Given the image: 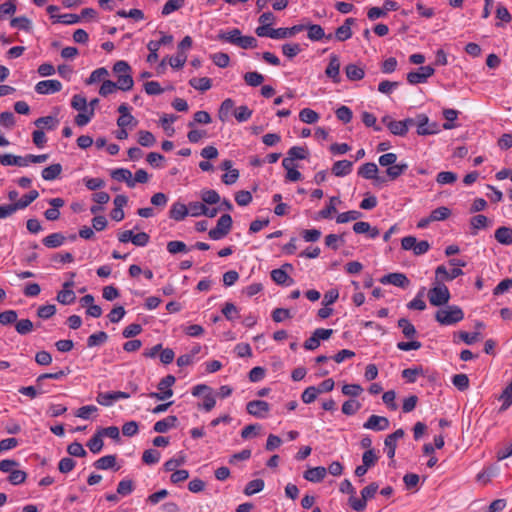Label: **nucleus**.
Segmentation results:
<instances>
[{
  "instance_id": "f257e3e1",
  "label": "nucleus",
  "mask_w": 512,
  "mask_h": 512,
  "mask_svg": "<svg viewBox=\"0 0 512 512\" xmlns=\"http://www.w3.org/2000/svg\"><path fill=\"white\" fill-rule=\"evenodd\" d=\"M464 319L463 310L457 305H447L435 313V320L443 326L455 325Z\"/></svg>"
},
{
  "instance_id": "f03ea898",
  "label": "nucleus",
  "mask_w": 512,
  "mask_h": 512,
  "mask_svg": "<svg viewBox=\"0 0 512 512\" xmlns=\"http://www.w3.org/2000/svg\"><path fill=\"white\" fill-rule=\"evenodd\" d=\"M378 488V484L372 482L361 490V498L349 497L348 503L350 507L357 512L364 511L367 506V501L375 496Z\"/></svg>"
},
{
  "instance_id": "7ed1b4c3",
  "label": "nucleus",
  "mask_w": 512,
  "mask_h": 512,
  "mask_svg": "<svg viewBox=\"0 0 512 512\" xmlns=\"http://www.w3.org/2000/svg\"><path fill=\"white\" fill-rule=\"evenodd\" d=\"M450 297V291L443 283H437L436 286L428 291V299L430 304L433 306L440 307L446 305L449 302Z\"/></svg>"
},
{
  "instance_id": "20e7f679",
  "label": "nucleus",
  "mask_w": 512,
  "mask_h": 512,
  "mask_svg": "<svg viewBox=\"0 0 512 512\" xmlns=\"http://www.w3.org/2000/svg\"><path fill=\"white\" fill-rule=\"evenodd\" d=\"M233 220L229 214H223L217 221L216 227L212 228L208 235L212 240H220L227 236L232 228Z\"/></svg>"
},
{
  "instance_id": "39448f33",
  "label": "nucleus",
  "mask_w": 512,
  "mask_h": 512,
  "mask_svg": "<svg viewBox=\"0 0 512 512\" xmlns=\"http://www.w3.org/2000/svg\"><path fill=\"white\" fill-rule=\"evenodd\" d=\"M439 132V126L436 122H429L425 114L417 115V134L420 136L433 135Z\"/></svg>"
},
{
  "instance_id": "423d86ee",
  "label": "nucleus",
  "mask_w": 512,
  "mask_h": 512,
  "mask_svg": "<svg viewBox=\"0 0 512 512\" xmlns=\"http://www.w3.org/2000/svg\"><path fill=\"white\" fill-rule=\"evenodd\" d=\"M435 70L431 66H421L417 71H411L407 74V81L411 85L425 83Z\"/></svg>"
},
{
  "instance_id": "0eeeda50",
  "label": "nucleus",
  "mask_w": 512,
  "mask_h": 512,
  "mask_svg": "<svg viewBox=\"0 0 512 512\" xmlns=\"http://www.w3.org/2000/svg\"><path fill=\"white\" fill-rule=\"evenodd\" d=\"M246 409L250 415L263 419L270 411V405L263 400H253L247 403Z\"/></svg>"
},
{
  "instance_id": "6e6552de",
  "label": "nucleus",
  "mask_w": 512,
  "mask_h": 512,
  "mask_svg": "<svg viewBox=\"0 0 512 512\" xmlns=\"http://www.w3.org/2000/svg\"><path fill=\"white\" fill-rule=\"evenodd\" d=\"M62 89V84L59 80L50 79L42 80L35 85V91L41 95L54 94Z\"/></svg>"
},
{
  "instance_id": "1a4fd4ad",
  "label": "nucleus",
  "mask_w": 512,
  "mask_h": 512,
  "mask_svg": "<svg viewBox=\"0 0 512 512\" xmlns=\"http://www.w3.org/2000/svg\"><path fill=\"white\" fill-rule=\"evenodd\" d=\"M130 394L123 391L100 392L96 397V401L102 406H110L113 401L119 399H128Z\"/></svg>"
},
{
  "instance_id": "9d476101",
  "label": "nucleus",
  "mask_w": 512,
  "mask_h": 512,
  "mask_svg": "<svg viewBox=\"0 0 512 512\" xmlns=\"http://www.w3.org/2000/svg\"><path fill=\"white\" fill-rule=\"evenodd\" d=\"M358 175L369 180H374L377 183L385 182V178L378 176V167L373 162L363 164L359 170Z\"/></svg>"
},
{
  "instance_id": "9b49d317",
  "label": "nucleus",
  "mask_w": 512,
  "mask_h": 512,
  "mask_svg": "<svg viewBox=\"0 0 512 512\" xmlns=\"http://www.w3.org/2000/svg\"><path fill=\"white\" fill-rule=\"evenodd\" d=\"M327 77L332 79L334 83H340V59L336 54H331L329 57V63L325 69Z\"/></svg>"
},
{
  "instance_id": "f8f14e48",
  "label": "nucleus",
  "mask_w": 512,
  "mask_h": 512,
  "mask_svg": "<svg viewBox=\"0 0 512 512\" xmlns=\"http://www.w3.org/2000/svg\"><path fill=\"white\" fill-rule=\"evenodd\" d=\"M405 432L402 428L397 429L395 432L386 436L384 440L387 456L389 458H393L395 456V451L397 447V440L403 438Z\"/></svg>"
},
{
  "instance_id": "ddd939ff",
  "label": "nucleus",
  "mask_w": 512,
  "mask_h": 512,
  "mask_svg": "<svg viewBox=\"0 0 512 512\" xmlns=\"http://www.w3.org/2000/svg\"><path fill=\"white\" fill-rule=\"evenodd\" d=\"M380 282L382 284H391V285L401 287V288H406L410 284V281L407 278V276L403 273H398V272L389 273L387 275H384L380 279Z\"/></svg>"
},
{
  "instance_id": "4468645a",
  "label": "nucleus",
  "mask_w": 512,
  "mask_h": 512,
  "mask_svg": "<svg viewBox=\"0 0 512 512\" xmlns=\"http://www.w3.org/2000/svg\"><path fill=\"white\" fill-rule=\"evenodd\" d=\"M389 424V420L386 417L371 415L363 424V427L374 431H383L389 427Z\"/></svg>"
},
{
  "instance_id": "2eb2a0df",
  "label": "nucleus",
  "mask_w": 512,
  "mask_h": 512,
  "mask_svg": "<svg viewBox=\"0 0 512 512\" xmlns=\"http://www.w3.org/2000/svg\"><path fill=\"white\" fill-rule=\"evenodd\" d=\"M355 18H347L344 23L335 30L334 37L338 41H346L352 37L351 27L355 24Z\"/></svg>"
},
{
  "instance_id": "dca6fc26",
  "label": "nucleus",
  "mask_w": 512,
  "mask_h": 512,
  "mask_svg": "<svg viewBox=\"0 0 512 512\" xmlns=\"http://www.w3.org/2000/svg\"><path fill=\"white\" fill-rule=\"evenodd\" d=\"M327 475V469L323 466H317L313 468H308L304 473L303 477L305 480L312 483H319L323 481V479Z\"/></svg>"
},
{
  "instance_id": "f3484780",
  "label": "nucleus",
  "mask_w": 512,
  "mask_h": 512,
  "mask_svg": "<svg viewBox=\"0 0 512 512\" xmlns=\"http://www.w3.org/2000/svg\"><path fill=\"white\" fill-rule=\"evenodd\" d=\"M436 279L451 281L461 275H463V271L461 268H452L451 270H447L444 265H440L436 268L435 271Z\"/></svg>"
},
{
  "instance_id": "a211bd4d",
  "label": "nucleus",
  "mask_w": 512,
  "mask_h": 512,
  "mask_svg": "<svg viewBox=\"0 0 512 512\" xmlns=\"http://www.w3.org/2000/svg\"><path fill=\"white\" fill-rule=\"evenodd\" d=\"M112 179L125 182L128 187H135V181H132V173L126 168H117L111 172Z\"/></svg>"
},
{
  "instance_id": "6ab92c4d",
  "label": "nucleus",
  "mask_w": 512,
  "mask_h": 512,
  "mask_svg": "<svg viewBox=\"0 0 512 512\" xmlns=\"http://www.w3.org/2000/svg\"><path fill=\"white\" fill-rule=\"evenodd\" d=\"M306 29L304 24L294 25L287 28H277L274 31L275 39H285L295 36L297 33L302 32Z\"/></svg>"
},
{
  "instance_id": "aec40b11",
  "label": "nucleus",
  "mask_w": 512,
  "mask_h": 512,
  "mask_svg": "<svg viewBox=\"0 0 512 512\" xmlns=\"http://www.w3.org/2000/svg\"><path fill=\"white\" fill-rule=\"evenodd\" d=\"M116 455H105L99 459H97L93 466L98 470H108V469H114L117 471L119 467H116Z\"/></svg>"
},
{
  "instance_id": "412c9836",
  "label": "nucleus",
  "mask_w": 512,
  "mask_h": 512,
  "mask_svg": "<svg viewBox=\"0 0 512 512\" xmlns=\"http://www.w3.org/2000/svg\"><path fill=\"white\" fill-rule=\"evenodd\" d=\"M270 275L271 279L278 285L290 286L294 283V280L287 274V270L277 268L272 270Z\"/></svg>"
},
{
  "instance_id": "4be33fe9",
  "label": "nucleus",
  "mask_w": 512,
  "mask_h": 512,
  "mask_svg": "<svg viewBox=\"0 0 512 512\" xmlns=\"http://www.w3.org/2000/svg\"><path fill=\"white\" fill-rule=\"evenodd\" d=\"M352 167L353 162L349 160H339L333 164L331 171L337 177H344L351 173Z\"/></svg>"
},
{
  "instance_id": "5701e85b",
  "label": "nucleus",
  "mask_w": 512,
  "mask_h": 512,
  "mask_svg": "<svg viewBox=\"0 0 512 512\" xmlns=\"http://www.w3.org/2000/svg\"><path fill=\"white\" fill-rule=\"evenodd\" d=\"M178 422V418L174 415H170L162 420L157 421L154 424V431L157 433H166L169 429L175 428Z\"/></svg>"
},
{
  "instance_id": "b1692460",
  "label": "nucleus",
  "mask_w": 512,
  "mask_h": 512,
  "mask_svg": "<svg viewBox=\"0 0 512 512\" xmlns=\"http://www.w3.org/2000/svg\"><path fill=\"white\" fill-rule=\"evenodd\" d=\"M241 36V31L238 28H234L230 31L221 30L216 36V39L237 46L239 38H241Z\"/></svg>"
},
{
  "instance_id": "393cba45",
  "label": "nucleus",
  "mask_w": 512,
  "mask_h": 512,
  "mask_svg": "<svg viewBox=\"0 0 512 512\" xmlns=\"http://www.w3.org/2000/svg\"><path fill=\"white\" fill-rule=\"evenodd\" d=\"M0 163L4 166H19L24 167L27 166V155L25 157L15 156L11 154H0Z\"/></svg>"
},
{
  "instance_id": "a878e982",
  "label": "nucleus",
  "mask_w": 512,
  "mask_h": 512,
  "mask_svg": "<svg viewBox=\"0 0 512 512\" xmlns=\"http://www.w3.org/2000/svg\"><path fill=\"white\" fill-rule=\"evenodd\" d=\"M187 215L188 206L180 202H175L169 211V217L175 221H182Z\"/></svg>"
},
{
  "instance_id": "bb28decb",
  "label": "nucleus",
  "mask_w": 512,
  "mask_h": 512,
  "mask_svg": "<svg viewBox=\"0 0 512 512\" xmlns=\"http://www.w3.org/2000/svg\"><path fill=\"white\" fill-rule=\"evenodd\" d=\"M66 237L59 232L52 233L42 239V243L47 248H58L64 244Z\"/></svg>"
},
{
  "instance_id": "cd10ccee",
  "label": "nucleus",
  "mask_w": 512,
  "mask_h": 512,
  "mask_svg": "<svg viewBox=\"0 0 512 512\" xmlns=\"http://www.w3.org/2000/svg\"><path fill=\"white\" fill-rule=\"evenodd\" d=\"M495 239L503 245H511L512 244V228L501 226L499 227L494 234Z\"/></svg>"
},
{
  "instance_id": "c85d7f7f",
  "label": "nucleus",
  "mask_w": 512,
  "mask_h": 512,
  "mask_svg": "<svg viewBox=\"0 0 512 512\" xmlns=\"http://www.w3.org/2000/svg\"><path fill=\"white\" fill-rule=\"evenodd\" d=\"M345 74L350 81H359L364 78L365 71L360 66L351 63L345 67Z\"/></svg>"
},
{
  "instance_id": "c756f323",
  "label": "nucleus",
  "mask_w": 512,
  "mask_h": 512,
  "mask_svg": "<svg viewBox=\"0 0 512 512\" xmlns=\"http://www.w3.org/2000/svg\"><path fill=\"white\" fill-rule=\"evenodd\" d=\"M62 172V166L59 163L52 164L42 170V177L46 181L57 179Z\"/></svg>"
},
{
  "instance_id": "7c9ffc66",
  "label": "nucleus",
  "mask_w": 512,
  "mask_h": 512,
  "mask_svg": "<svg viewBox=\"0 0 512 512\" xmlns=\"http://www.w3.org/2000/svg\"><path fill=\"white\" fill-rule=\"evenodd\" d=\"M307 30V37L311 41H320L325 37L324 29L318 24L305 25Z\"/></svg>"
},
{
  "instance_id": "2f4dec72",
  "label": "nucleus",
  "mask_w": 512,
  "mask_h": 512,
  "mask_svg": "<svg viewBox=\"0 0 512 512\" xmlns=\"http://www.w3.org/2000/svg\"><path fill=\"white\" fill-rule=\"evenodd\" d=\"M499 400L502 401V405L499 409L500 412L506 411L512 405V379L511 382L506 386L499 396Z\"/></svg>"
},
{
  "instance_id": "473e14b6",
  "label": "nucleus",
  "mask_w": 512,
  "mask_h": 512,
  "mask_svg": "<svg viewBox=\"0 0 512 512\" xmlns=\"http://www.w3.org/2000/svg\"><path fill=\"white\" fill-rule=\"evenodd\" d=\"M398 327L402 329L403 335L408 339H412L417 335L415 326L406 318L398 320Z\"/></svg>"
},
{
  "instance_id": "72a5a7b5",
  "label": "nucleus",
  "mask_w": 512,
  "mask_h": 512,
  "mask_svg": "<svg viewBox=\"0 0 512 512\" xmlns=\"http://www.w3.org/2000/svg\"><path fill=\"white\" fill-rule=\"evenodd\" d=\"M189 85L196 90L205 92L212 87V80L208 77L192 78L189 80Z\"/></svg>"
},
{
  "instance_id": "f704fd0d",
  "label": "nucleus",
  "mask_w": 512,
  "mask_h": 512,
  "mask_svg": "<svg viewBox=\"0 0 512 512\" xmlns=\"http://www.w3.org/2000/svg\"><path fill=\"white\" fill-rule=\"evenodd\" d=\"M337 203H340L339 197H336V196L331 197L330 201H329V205H327L324 209L320 210L317 213L316 219H328V218H330L331 214L336 212L335 205Z\"/></svg>"
},
{
  "instance_id": "c9c22d12",
  "label": "nucleus",
  "mask_w": 512,
  "mask_h": 512,
  "mask_svg": "<svg viewBox=\"0 0 512 512\" xmlns=\"http://www.w3.org/2000/svg\"><path fill=\"white\" fill-rule=\"evenodd\" d=\"M459 114V111L451 108H446L443 110V117L445 118L446 122L443 123V128L445 130H451L456 127V124L453 122L457 119Z\"/></svg>"
},
{
  "instance_id": "e433bc0d",
  "label": "nucleus",
  "mask_w": 512,
  "mask_h": 512,
  "mask_svg": "<svg viewBox=\"0 0 512 512\" xmlns=\"http://www.w3.org/2000/svg\"><path fill=\"white\" fill-rule=\"evenodd\" d=\"M56 300L62 305H70L75 302L76 295L72 289H62L57 293Z\"/></svg>"
},
{
  "instance_id": "4c0bfd02",
  "label": "nucleus",
  "mask_w": 512,
  "mask_h": 512,
  "mask_svg": "<svg viewBox=\"0 0 512 512\" xmlns=\"http://www.w3.org/2000/svg\"><path fill=\"white\" fill-rule=\"evenodd\" d=\"M234 105L235 103L231 98H227L221 103L220 108L218 110V117L222 122L228 119L231 111L234 108Z\"/></svg>"
},
{
  "instance_id": "58836bf2",
  "label": "nucleus",
  "mask_w": 512,
  "mask_h": 512,
  "mask_svg": "<svg viewBox=\"0 0 512 512\" xmlns=\"http://www.w3.org/2000/svg\"><path fill=\"white\" fill-rule=\"evenodd\" d=\"M408 169L407 163L394 164L386 169L387 177L390 180H396Z\"/></svg>"
},
{
  "instance_id": "ea45409f",
  "label": "nucleus",
  "mask_w": 512,
  "mask_h": 512,
  "mask_svg": "<svg viewBox=\"0 0 512 512\" xmlns=\"http://www.w3.org/2000/svg\"><path fill=\"white\" fill-rule=\"evenodd\" d=\"M387 128L396 136H405L408 133L407 127L403 121L389 120L387 122Z\"/></svg>"
},
{
  "instance_id": "a19ab883",
  "label": "nucleus",
  "mask_w": 512,
  "mask_h": 512,
  "mask_svg": "<svg viewBox=\"0 0 512 512\" xmlns=\"http://www.w3.org/2000/svg\"><path fill=\"white\" fill-rule=\"evenodd\" d=\"M10 25L13 28H18L25 32H30L32 29V23L26 16H19L11 19Z\"/></svg>"
},
{
  "instance_id": "79ce46f5",
  "label": "nucleus",
  "mask_w": 512,
  "mask_h": 512,
  "mask_svg": "<svg viewBox=\"0 0 512 512\" xmlns=\"http://www.w3.org/2000/svg\"><path fill=\"white\" fill-rule=\"evenodd\" d=\"M108 340V335L104 331H99L97 333L91 334L87 338V346L89 348L103 345Z\"/></svg>"
},
{
  "instance_id": "37998d69",
  "label": "nucleus",
  "mask_w": 512,
  "mask_h": 512,
  "mask_svg": "<svg viewBox=\"0 0 512 512\" xmlns=\"http://www.w3.org/2000/svg\"><path fill=\"white\" fill-rule=\"evenodd\" d=\"M59 121L53 116H44L36 119L34 124L39 128H47L48 130H54Z\"/></svg>"
},
{
  "instance_id": "c03bdc74",
  "label": "nucleus",
  "mask_w": 512,
  "mask_h": 512,
  "mask_svg": "<svg viewBox=\"0 0 512 512\" xmlns=\"http://www.w3.org/2000/svg\"><path fill=\"white\" fill-rule=\"evenodd\" d=\"M39 197V193L37 190H31L27 194L23 195L20 200L15 202V205L18 210L24 209L29 206L34 200Z\"/></svg>"
},
{
  "instance_id": "a18cd8bd",
  "label": "nucleus",
  "mask_w": 512,
  "mask_h": 512,
  "mask_svg": "<svg viewBox=\"0 0 512 512\" xmlns=\"http://www.w3.org/2000/svg\"><path fill=\"white\" fill-rule=\"evenodd\" d=\"M185 5V0H168L162 8L161 14L168 16L171 13L181 9Z\"/></svg>"
},
{
  "instance_id": "49530a36",
  "label": "nucleus",
  "mask_w": 512,
  "mask_h": 512,
  "mask_svg": "<svg viewBox=\"0 0 512 512\" xmlns=\"http://www.w3.org/2000/svg\"><path fill=\"white\" fill-rule=\"evenodd\" d=\"M299 119L304 123L313 124L318 121L319 114L310 108H304L299 112Z\"/></svg>"
},
{
  "instance_id": "de8ad7c7",
  "label": "nucleus",
  "mask_w": 512,
  "mask_h": 512,
  "mask_svg": "<svg viewBox=\"0 0 512 512\" xmlns=\"http://www.w3.org/2000/svg\"><path fill=\"white\" fill-rule=\"evenodd\" d=\"M243 78L246 84L252 87H257L264 81V76L256 71L245 73Z\"/></svg>"
},
{
  "instance_id": "09e8293b",
  "label": "nucleus",
  "mask_w": 512,
  "mask_h": 512,
  "mask_svg": "<svg viewBox=\"0 0 512 512\" xmlns=\"http://www.w3.org/2000/svg\"><path fill=\"white\" fill-rule=\"evenodd\" d=\"M103 444L104 443H103L102 436L97 431L96 434L92 438L89 439V441L87 442L86 445L92 453L97 454L102 450Z\"/></svg>"
},
{
  "instance_id": "8fccbe9b",
  "label": "nucleus",
  "mask_w": 512,
  "mask_h": 512,
  "mask_svg": "<svg viewBox=\"0 0 512 512\" xmlns=\"http://www.w3.org/2000/svg\"><path fill=\"white\" fill-rule=\"evenodd\" d=\"M116 84L117 89L122 91H129L133 88L134 80L130 73L119 75Z\"/></svg>"
},
{
  "instance_id": "3c124183",
  "label": "nucleus",
  "mask_w": 512,
  "mask_h": 512,
  "mask_svg": "<svg viewBox=\"0 0 512 512\" xmlns=\"http://www.w3.org/2000/svg\"><path fill=\"white\" fill-rule=\"evenodd\" d=\"M264 488V481L262 479H255L247 483L244 489V494L251 496L262 491Z\"/></svg>"
},
{
  "instance_id": "603ef678",
  "label": "nucleus",
  "mask_w": 512,
  "mask_h": 512,
  "mask_svg": "<svg viewBox=\"0 0 512 512\" xmlns=\"http://www.w3.org/2000/svg\"><path fill=\"white\" fill-rule=\"evenodd\" d=\"M212 121L207 111H197L193 115V121L188 123V127L192 128L195 124H209Z\"/></svg>"
},
{
  "instance_id": "864d4df0",
  "label": "nucleus",
  "mask_w": 512,
  "mask_h": 512,
  "mask_svg": "<svg viewBox=\"0 0 512 512\" xmlns=\"http://www.w3.org/2000/svg\"><path fill=\"white\" fill-rule=\"evenodd\" d=\"M308 154V150L300 146H293L287 152V155L292 159L293 162L295 160L306 159L308 157Z\"/></svg>"
},
{
  "instance_id": "5fc2aeb1",
  "label": "nucleus",
  "mask_w": 512,
  "mask_h": 512,
  "mask_svg": "<svg viewBox=\"0 0 512 512\" xmlns=\"http://www.w3.org/2000/svg\"><path fill=\"white\" fill-rule=\"evenodd\" d=\"M138 135V143L143 147H152L156 142L154 135L149 131L141 130Z\"/></svg>"
},
{
  "instance_id": "6e6d98bb",
  "label": "nucleus",
  "mask_w": 512,
  "mask_h": 512,
  "mask_svg": "<svg viewBox=\"0 0 512 512\" xmlns=\"http://www.w3.org/2000/svg\"><path fill=\"white\" fill-rule=\"evenodd\" d=\"M160 460V452L155 449H147L143 452L142 461L147 465H153Z\"/></svg>"
},
{
  "instance_id": "4d7b16f0",
  "label": "nucleus",
  "mask_w": 512,
  "mask_h": 512,
  "mask_svg": "<svg viewBox=\"0 0 512 512\" xmlns=\"http://www.w3.org/2000/svg\"><path fill=\"white\" fill-rule=\"evenodd\" d=\"M450 214L451 210L448 207L441 206L434 209L429 216L432 221H443L447 219Z\"/></svg>"
},
{
  "instance_id": "13d9d810",
  "label": "nucleus",
  "mask_w": 512,
  "mask_h": 512,
  "mask_svg": "<svg viewBox=\"0 0 512 512\" xmlns=\"http://www.w3.org/2000/svg\"><path fill=\"white\" fill-rule=\"evenodd\" d=\"M201 199L204 202V204H217L220 202V195L215 190H204L201 194Z\"/></svg>"
},
{
  "instance_id": "bf43d9fd",
  "label": "nucleus",
  "mask_w": 512,
  "mask_h": 512,
  "mask_svg": "<svg viewBox=\"0 0 512 512\" xmlns=\"http://www.w3.org/2000/svg\"><path fill=\"white\" fill-rule=\"evenodd\" d=\"M252 113L248 106L242 105L235 109L234 116L238 122H245L251 118Z\"/></svg>"
},
{
  "instance_id": "052dcab7",
  "label": "nucleus",
  "mask_w": 512,
  "mask_h": 512,
  "mask_svg": "<svg viewBox=\"0 0 512 512\" xmlns=\"http://www.w3.org/2000/svg\"><path fill=\"white\" fill-rule=\"evenodd\" d=\"M453 385L460 391H465L469 388V378L466 374H456L452 377Z\"/></svg>"
},
{
  "instance_id": "680f3d73",
  "label": "nucleus",
  "mask_w": 512,
  "mask_h": 512,
  "mask_svg": "<svg viewBox=\"0 0 512 512\" xmlns=\"http://www.w3.org/2000/svg\"><path fill=\"white\" fill-rule=\"evenodd\" d=\"M378 461V456L374 449L366 450L362 455V464L370 469L373 467Z\"/></svg>"
},
{
  "instance_id": "e2e57ef3",
  "label": "nucleus",
  "mask_w": 512,
  "mask_h": 512,
  "mask_svg": "<svg viewBox=\"0 0 512 512\" xmlns=\"http://www.w3.org/2000/svg\"><path fill=\"white\" fill-rule=\"evenodd\" d=\"M34 328L33 322L29 319H21L16 321L15 329L20 335L30 333Z\"/></svg>"
},
{
  "instance_id": "0e129e2a",
  "label": "nucleus",
  "mask_w": 512,
  "mask_h": 512,
  "mask_svg": "<svg viewBox=\"0 0 512 512\" xmlns=\"http://www.w3.org/2000/svg\"><path fill=\"white\" fill-rule=\"evenodd\" d=\"M71 106L73 109L77 110V111H84V112H87L88 111V104H87V100L84 96L80 95V94H76L72 97V100H71Z\"/></svg>"
},
{
  "instance_id": "69168bd1",
  "label": "nucleus",
  "mask_w": 512,
  "mask_h": 512,
  "mask_svg": "<svg viewBox=\"0 0 512 512\" xmlns=\"http://www.w3.org/2000/svg\"><path fill=\"white\" fill-rule=\"evenodd\" d=\"M222 313L225 316V318L229 321H232L235 318L239 317V311L237 307L231 302H226L224 304L222 308Z\"/></svg>"
},
{
  "instance_id": "338daca9",
  "label": "nucleus",
  "mask_w": 512,
  "mask_h": 512,
  "mask_svg": "<svg viewBox=\"0 0 512 512\" xmlns=\"http://www.w3.org/2000/svg\"><path fill=\"white\" fill-rule=\"evenodd\" d=\"M301 52V47L297 43H286L282 45V53L292 59Z\"/></svg>"
},
{
  "instance_id": "774afa93",
  "label": "nucleus",
  "mask_w": 512,
  "mask_h": 512,
  "mask_svg": "<svg viewBox=\"0 0 512 512\" xmlns=\"http://www.w3.org/2000/svg\"><path fill=\"white\" fill-rule=\"evenodd\" d=\"M27 473L22 470L14 469L8 476V481L12 485H20L25 482Z\"/></svg>"
}]
</instances>
